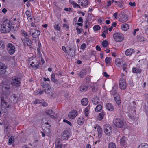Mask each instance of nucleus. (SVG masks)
Wrapping results in <instances>:
<instances>
[{
    "label": "nucleus",
    "mask_w": 148,
    "mask_h": 148,
    "mask_svg": "<svg viewBox=\"0 0 148 148\" xmlns=\"http://www.w3.org/2000/svg\"><path fill=\"white\" fill-rule=\"evenodd\" d=\"M88 100L87 98H83L81 101L82 104L84 106H86L88 103Z\"/></svg>",
    "instance_id": "cd10ccee"
},
{
    "label": "nucleus",
    "mask_w": 148,
    "mask_h": 148,
    "mask_svg": "<svg viewBox=\"0 0 148 148\" xmlns=\"http://www.w3.org/2000/svg\"><path fill=\"white\" fill-rule=\"evenodd\" d=\"M88 89V87L86 86L82 85L80 88V90L82 92H84Z\"/></svg>",
    "instance_id": "c756f323"
},
{
    "label": "nucleus",
    "mask_w": 148,
    "mask_h": 148,
    "mask_svg": "<svg viewBox=\"0 0 148 148\" xmlns=\"http://www.w3.org/2000/svg\"><path fill=\"white\" fill-rule=\"evenodd\" d=\"M104 131L106 135H111L112 132V128L109 124H106L104 127Z\"/></svg>",
    "instance_id": "9b49d317"
},
{
    "label": "nucleus",
    "mask_w": 148,
    "mask_h": 148,
    "mask_svg": "<svg viewBox=\"0 0 148 148\" xmlns=\"http://www.w3.org/2000/svg\"><path fill=\"white\" fill-rule=\"evenodd\" d=\"M87 23H88V21H85V25L84 26V27L85 28H86V29L87 28H88V26L87 25Z\"/></svg>",
    "instance_id": "e2e57ef3"
},
{
    "label": "nucleus",
    "mask_w": 148,
    "mask_h": 148,
    "mask_svg": "<svg viewBox=\"0 0 148 148\" xmlns=\"http://www.w3.org/2000/svg\"><path fill=\"white\" fill-rule=\"evenodd\" d=\"M37 92H38V94H39L40 95H41L43 93V91L40 90H38Z\"/></svg>",
    "instance_id": "69168bd1"
},
{
    "label": "nucleus",
    "mask_w": 148,
    "mask_h": 148,
    "mask_svg": "<svg viewBox=\"0 0 148 148\" xmlns=\"http://www.w3.org/2000/svg\"><path fill=\"white\" fill-rule=\"evenodd\" d=\"M63 121L64 122L66 123L69 125L71 126H72V124H71V123L69 121H68L67 120H66V119H64L63 120Z\"/></svg>",
    "instance_id": "3c124183"
},
{
    "label": "nucleus",
    "mask_w": 148,
    "mask_h": 148,
    "mask_svg": "<svg viewBox=\"0 0 148 148\" xmlns=\"http://www.w3.org/2000/svg\"><path fill=\"white\" fill-rule=\"evenodd\" d=\"M116 5L119 7L121 8L123 7V3L122 2L118 1L116 3Z\"/></svg>",
    "instance_id": "de8ad7c7"
},
{
    "label": "nucleus",
    "mask_w": 148,
    "mask_h": 148,
    "mask_svg": "<svg viewBox=\"0 0 148 148\" xmlns=\"http://www.w3.org/2000/svg\"><path fill=\"white\" fill-rule=\"evenodd\" d=\"M43 90L45 93L47 94H52L53 91V88L48 84H45L43 85Z\"/></svg>",
    "instance_id": "1a4fd4ad"
},
{
    "label": "nucleus",
    "mask_w": 148,
    "mask_h": 148,
    "mask_svg": "<svg viewBox=\"0 0 148 148\" xmlns=\"http://www.w3.org/2000/svg\"><path fill=\"white\" fill-rule=\"evenodd\" d=\"M46 113L48 115H50L51 117L52 118H54L56 117V115L53 113V111L51 109H46L45 111Z\"/></svg>",
    "instance_id": "f3484780"
},
{
    "label": "nucleus",
    "mask_w": 148,
    "mask_h": 148,
    "mask_svg": "<svg viewBox=\"0 0 148 148\" xmlns=\"http://www.w3.org/2000/svg\"><path fill=\"white\" fill-rule=\"evenodd\" d=\"M76 29L77 30V32L78 34L81 33L83 31V29L82 28L79 29L78 28H76Z\"/></svg>",
    "instance_id": "09e8293b"
},
{
    "label": "nucleus",
    "mask_w": 148,
    "mask_h": 148,
    "mask_svg": "<svg viewBox=\"0 0 148 148\" xmlns=\"http://www.w3.org/2000/svg\"><path fill=\"white\" fill-rule=\"evenodd\" d=\"M96 49L98 51H100L101 50V48L98 45L96 46Z\"/></svg>",
    "instance_id": "052dcab7"
},
{
    "label": "nucleus",
    "mask_w": 148,
    "mask_h": 148,
    "mask_svg": "<svg viewBox=\"0 0 148 148\" xmlns=\"http://www.w3.org/2000/svg\"><path fill=\"white\" fill-rule=\"evenodd\" d=\"M43 130L44 132L47 134H49L51 131L50 125L48 123H45L43 125Z\"/></svg>",
    "instance_id": "f8f14e48"
},
{
    "label": "nucleus",
    "mask_w": 148,
    "mask_h": 148,
    "mask_svg": "<svg viewBox=\"0 0 148 148\" xmlns=\"http://www.w3.org/2000/svg\"><path fill=\"white\" fill-rule=\"evenodd\" d=\"M86 47V44L85 43L82 44L81 46V49H84Z\"/></svg>",
    "instance_id": "6e6d98bb"
},
{
    "label": "nucleus",
    "mask_w": 148,
    "mask_h": 148,
    "mask_svg": "<svg viewBox=\"0 0 148 148\" xmlns=\"http://www.w3.org/2000/svg\"><path fill=\"white\" fill-rule=\"evenodd\" d=\"M14 140L13 136H12L9 139L8 144H10L14 142Z\"/></svg>",
    "instance_id": "ea45409f"
},
{
    "label": "nucleus",
    "mask_w": 148,
    "mask_h": 148,
    "mask_svg": "<svg viewBox=\"0 0 148 148\" xmlns=\"http://www.w3.org/2000/svg\"><path fill=\"white\" fill-rule=\"evenodd\" d=\"M129 4L132 7H134L136 5V3L135 2H129Z\"/></svg>",
    "instance_id": "603ef678"
},
{
    "label": "nucleus",
    "mask_w": 148,
    "mask_h": 148,
    "mask_svg": "<svg viewBox=\"0 0 148 148\" xmlns=\"http://www.w3.org/2000/svg\"><path fill=\"white\" fill-rule=\"evenodd\" d=\"M105 115V114L103 112H102L99 114L98 116V119L99 120H102L104 115Z\"/></svg>",
    "instance_id": "7c9ffc66"
},
{
    "label": "nucleus",
    "mask_w": 148,
    "mask_h": 148,
    "mask_svg": "<svg viewBox=\"0 0 148 148\" xmlns=\"http://www.w3.org/2000/svg\"><path fill=\"white\" fill-rule=\"evenodd\" d=\"M100 29V26L98 25H95L93 27V29L94 31L99 30Z\"/></svg>",
    "instance_id": "c03bdc74"
},
{
    "label": "nucleus",
    "mask_w": 148,
    "mask_h": 148,
    "mask_svg": "<svg viewBox=\"0 0 148 148\" xmlns=\"http://www.w3.org/2000/svg\"><path fill=\"white\" fill-rule=\"evenodd\" d=\"M121 27L122 30L126 31L129 29V26L128 25L127 23H124L121 25Z\"/></svg>",
    "instance_id": "a878e982"
},
{
    "label": "nucleus",
    "mask_w": 148,
    "mask_h": 148,
    "mask_svg": "<svg viewBox=\"0 0 148 148\" xmlns=\"http://www.w3.org/2000/svg\"><path fill=\"white\" fill-rule=\"evenodd\" d=\"M103 75L106 77H109V75L106 72L103 73Z\"/></svg>",
    "instance_id": "bf43d9fd"
},
{
    "label": "nucleus",
    "mask_w": 148,
    "mask_h": 148,
    "mask_svg": "<svg viewBox=\"0 0 148 148\" xmlns=\"http://www.w3.org/2000/svg\"><path fill=\"white\" fill-rule=\"evenodd\" d=\"M69 133L67 131H64L62 134V138L64 140H67L68 138Z\"/></svg>",
    "instance_id": "4be33fe9"
},
{
    "label": "nucleus",
    "mask_w": 148,
    "mask_h": 148,
    "mask_svg": "<svg viewBox=\"0 0 148 148\" xmlns=\"http://www.w3.org/2000/svg\"><path fill=\"white\" fill-rule=\"evenodd\" d=\"M114 125L119 128H123L125 127V123L120 119L116 118L113 121Z\"/></svg>",
    "instance_id": "39448f33"
},
{
    "label": "nucleus",
    "mask_w": 148,
    "mask_h": 148,
    "mask_svg": "<svg viewBox=\"0 0 148 148\" xmlns=\"http://www.w3.org/2000/svg\"><path fill=\"white\" fill-rule=\"evenodd\" d=\"M113 38L114 41L117 42L123 41L124 39L123 34L120 32H115L113 35Z\"/></svg>",
    "instance_id": "7ed1b4c3"
},
{
    "label": "nucleus",
    "mask_w": 148,
    "mask_h": 148,
    "mask_svg": "<svg viewBox=\"0 0 148 148\" xmlns=\"http://www.w3.org/2000/svg\"><path fill=\"white\" fill-rule=\"evenodd\" d=\"M108 148H116L115 144L113 143H110L108 145Z\"/></svg>",
    "instance_id": "a19ab883"
},
{
    "label": "nucleus",
    "mask_w": 148,
    "mask_h": 148,
    "mask_svg": "<svg viewBox=\"0 0 148 148\" xmlns=\"http://www.w3.org/2000/svg\"><path fill=\"white\" fill-rule=\"evenodd\" d=\"M102 45L104 47H106L108 45V42L106 40H103L102 42Z\"/></svg>",
    "instance_id": "37998d69"
},
{
    "label": "nucleus",
    "mask_w": 148,
    "mask_h": 148,
    "mask_svg": "<svg viewBox=\"0 0 148 148\" xmlns=\"http://www.w3.org/2000/svg\"><path fill=\"white\" fill-rule=\"evenodd\" d=\"M23 42L24 45L30 46L31 44V40L27 37H25L23 40Z\"/></svg>",
    "instance_id": "412c9836"
},
{
    "label": "nucleus",
    "mask_w": 148,
    "mask_h": 148,
    "mask_svg": "<svg viewBox=\"0 0 148 148\" xmlns=\"http://www.w3.org/2000/svg\"><path fill=\"white\" fill-rule=\"evenodd\" d=\"M112 58L110 57H107L105 59V62L106 64H110L111 62Z\"/></svg>",
    "instance_id": "58836bf2"
},
{
    "label": "nucleus",
    "mask_w": 148,
    "mask_h": 148,
    "mask_svg": "<svg viewBox=\"0 0 148 148\" xmlns=\"http://www.w3.org/2000/svg\"><path fill=\"white\" fill-rule=\"evenodd\" d=\"M77 123L79 125L83 124L84 121V119L83 117H79L77 119Z\"/></svg>",
    "instance_id": "bb28decb"
},
{
    "label": "nucleus",
    "mask_w": 148,
    "mask_h": 148,
    "mask_svg": "<svg viewBox=\"0 0 148 148\" xmlns=\"http://www.w3.org/2000/svg\"><path fill=\"white\" fill-rule=\"evenodd\" d=\"M25 14L27 16L28 18H29L30 19H32V18L31 17V14L30 11H26L25 12Z\"/></svg>",
    "instance_id": "a18cd8bd"
},
{
    "label": "nucleus",
    "mask_w": 148,
    "mask_h": 148,
    "mask_svg": "<svg viewBox=\"0 0 148 148\" xmlns=\"http://www.w3.org/2000/svg\"><path fill=\"white\" fill-rule=\"evenodd\" d=\"M99 101V99L98 97H95L93 100V103L95 105L97 104L98 103Z\"/></svg>",
    "instance_id": "e433bc0d"
},
{
    "label": "nucleus",
    "mask_w": 148,
    "mask_h": 148,
    "mask_svg": "<svg viewBox=\"0 0 148 148\" xmlns=\"http://www.w3.org/2000/svg\"><path fill=\"white\" fill-rule=\"evenodd\" d=\"M51 79L53 82H55L56 81L55 79V75L54 74H52L51 75Z\"/></svg>",
    "instance_id": "8fccbe9b"
},
{
    "label": "nucleus",
    "mask_w": 148,
    "mask_h": 148,
    "mask_svg": "<svg viewBox=\"0 0 148 148\" xmlns=\"http://www.w3.org/2000/svg\"><path fill=\"white\" fill-rule=\"evenodd\" d=\"M55 146L56 148H64L61 140L58 139L56 141Z\"/></svg>",
    "instance_id": "dca6fc26"
},
{
    "label": "nucleus",
    "mask_w": 148,
    "mask_h": 148,
    "mask_svg": "<svg viewBox=\"0 0 148 148\" xmlns=\"http://www.w3.org/2000/svg\"><path fill=\"white\" fill-rule=\"evenodd\" d=\"M4 47V46L3 44V43L1 41H0V49L3 48Z\"/></svg>",
    "instance_id": "4d7b16f0"
},
{
    "label": "nucleus",
    "mask_w": 148,
    "mask_h": 148,
    "mask_svg": "<svg viewBox=\"0 0 148 148\" xmlns=\"http://www.w3.org/2000/svg\"><path fill=\"white\" fill-rule=\"evenodd\" d=\"M72 4L73 5V6L74 7H77V8H80V6L75 3L73 2L72 3Z\"/></svg>",
    "instance_id": "864d4df0"
},
{
    "label": "nucleus",
    "mask_w": 148,
    "mask_h": 148,
    "mask_svg": "<svg viewBox=\"0 0 148 148\" xmlns=\"http://www.w3.org/2000/svg\"><path fill=\"white\" fill-rule=\"evenodd\" d=\"M78 21L79 23H83V20L81 17H79V19L78 20Z\"/></svg>",
    "instance_id": "13d9d810"
},
{
    "label": "nucleus",
    "mask_w": 148,
    "mask_h": 148,
    "mask_svg": "<svg viewBox=\"0 0 148 148\" xmlns=\"http://www.w3.org/2000/svg\"><path fill=\"white\" fill-rule=\"evenodd\" d=\"M22 35L25 37L28 36L27 33L24 31H22Z\"/></svg>",
    "instance_id": "5fc2aeb1"
},
{
    "label": "nucleus",
    "mask_w": 148,
    "mask_h": 148,
    "mask_svg": "<svg viewBox=\"0 0 148 148\" xmlns=\"http://www.w3.org/2000/svg\"><path fill=\"white\" fill-rule=\"evenodd\" d=\"M28 63L32 68L34 69L38 68L39 64L37 58L35 57H31L28 59Z\"/></svg>",
    "instance_id": "f03ea898"
},
{
    "label": "nucleus",
    "mask_w": 148,
    "mask_h": 148,
    "mask_svg": "<svg viewBox=\"0 0 148 148\" xmlns=\"http://www.w3.org/2000/svg\"><path fill=\"white\" fill-rule=\"evenodd\" d=\"M126 138L124 136H123L120 139V143L123 145H125L126 144Z\"/></svg>",
    "instance_id": "393cba45"
},
{
    "label": "nucleus",
    "mask_w": 148,
    "mask_h": 148,
    "mask_svg": "<svg viewBox=\"0 0 148 148\" xmlns=\"http://www.w3.org/2000/svg\"><path fill=\"white\" fill-rule=\"evenodd\" d=\"M62 49L63 51L65 53H66L67 52L66 49L64 46H62Z\"/></svg>",
    "instance_id": "680f3d73"
},
{
    "label": "nucleus",
    "mask_w": 148,
    "mask_h": 148,
    "mask_svg": "<svg viewBox=\"0 0 148 148\" xmlns=\"http://www.w3.org/2000/svg\"><path fill=\"white\" fill-rule=\"evenodd\" d=\"M40 102L38 100H36L34 102V103L35 104H40Z\"/></svg>",
    "instance_id": "0e129e2a"
},
{
    "label": "nucleus",
    "mask_w": 148,
    "mask_h": 148,
    "mask_svg": "<svg viewBox=\"0 0 148 148\" xmlns=\"http://www.w3.org/2000/svg\"><path fill=\"white\" fill-rule=\"evenodd\" d=\"M7 50L8 53L10 55L13 54L15 51V47L12 44H8L7 46Z\"/></svg>",
    "instance_id": "9d476101"
},
{
    "label": "nucleus",
    "mask_w": 148,
    "mask_h": 148,
    "mask_svg": "<svg viewBox=\"0 0 148 148\" xmlns=\"http://www.w3.org/2000/svg\"><path fill=\"white\" fill-rule=\"evenodd\" d=\"M102 106L101 105H99L97 106L95 109V111L97 112H100L102 110Z\"/></svg>",
    "instance_id": "c9c22d12"
},
{
    "label": "nucleus",
    "mask_w": 148,
    "mask_h": 148,
    "mask_svg": "<svg viewBox=\"0 0 148 148\" xmlns=\"http://www.w3.org/2000/svg\"><path fill=\"white\" fill-rule=\"evenodd\" d=\"M78 3L81 6L83 7H86L88 3V0H78Z\"/></svg>",
    "instance_id": "aec40b11"
},
{
    "label": "nucleus",
    "mask_w": 148,
    "mask_h": 148,
    "mask_svg": "<svg viewBox=\"0 0 148 148\" xmlns=\"http://www.w3.org/2000/svg\"><path fill=\"white\" fill-rule=\"evenodd\" d=\"M138 148H148V145L146 143H143L140 144Z\"/></svg>",
    "instance_id": "2f4dec72"
},
{
    "label": "nucleus",
    "mask_w": 148,
    "mask_h": 148,
    "mask_svg": "<svg viewBox=\"0 0 148 148\" xmlns=\"http://www.w3.org/2000/svg\"><path fill=\"white\" fill-rule=\"evenodd\" d=\"M10 99L12 101L15 102L17 100L18 97L15 95L14 94L11 96Z\"/></svg>",
    "instance_id": "f704fd0d"
},
{
    "label": "nucleus",
    "mask_w": 148,
    "mask_h": 148,
    "mask_svg": "<svg viewBox=\"0 0 148 148\" xmlns=\"http://www.w3.org/2000/svg\"><path fill=\"white\" fill-rule=\"evenodd\" d=\"M118 12H116L115 13L113 14V18L115 19H116L118 18H117L118 15Z\"/></svg>",
    "instance_id": "49530a36"
},
{
    "label": "nucleus",
    "mask_w": 148,
    "mask_h": 148,
    "mask_svg": "<svg viewBox=\"0 0 148 148\" xmlns=\"http://www.w3.org/2000/svg\"><path fill=\"white\" fill-rule=\"evenodd\" d=\"M89 110V108L88 107H86L85 109L84 112L85 114V116L86 117H88V116Z\"/></svg>",
    "instance_id": "4c0bfd02"
},
{
    "label": "nucleus",
    "mask_w": 148,
    "mask_h": 148,
    "mask_svg": "<svg viewBox=\"0 0 148 148\" xmlns=\"http://www.w3.org/2000/svg\"><path fill=\"white\" fill-rule=\"evenodd\" d=\"M118 19L119 22L124 23L128 20V18L127 15L123 13H121L119 14Z\"/></svg>",
    "instance_id": "ddd939ff"
},
{
    "label": "nucleus",
    "mask_w": 148,
    "mask_h": 148,
    "mask_svg": "<svg viewBox=\"0 0 148 148\" xmlns=\"http://www.w3.org/2000/svg\"><path fill=\"white\" fill-rule=\"evenodd\" d=\"M114 90V88L111 91V94L114 96V99L117 104L119 105L121 104V100L119 96L116 93V88Z\"/></svg>",
    "instance_id": "423d86ee"
},
{
    "label": "nucleus",
    "mask_w": 148,
    "mask_h": 148,
    "mask_svg": "<svg viewBox=\"0 0 148 148\" xmlns=\"http://www.w3.org/2000/svg\"><path fill=\"white\" fill-rule=\"evenodd\" d=\"M115 64L116 66L122 67L123 71H124L127 68V65L126 63L119 58L115 60Z\"/></svg>",
    "instance_id": "20e7f679"
},
{
    "label": "nucleus",
    "mask_w": 148,
    "mask_h": 148,
    "mask_svg": "<svg viewBox=\"0 0 148 148\" xmlns=\"http://www.w3.org/2000/svg\"><path fill=\"white\" fill-rule=\"evenodd\" d=\"M20 83V79L18 78L14 77L12 79L11 84L14 86L16 85L17 86Z\"/></svg>",
    "instance_id": "a211bd4d"
},
{
    "label": "nucleus",
    "mask_w": 148,
    "mask_h": 148,
    "mask_svg": "<svg viewBox=\"0 0 148 148\" xmlns=\"http://www.w3.org/2000/svg\"><path fill=\"white\" fill-rule=\"evenodd\" d=\"M12 27L11 22L9 20L4 21L1 25V31L3 33H5L9 32Z\"/></svg>",
    "instance_id": "f257e3e1"
},
{
    "label": "nucleus",
    "mask_w": 148,
    "mask_h": 148,
    "mask_svg": "<svg viewBox=\"0 0 148 148\" xmlns=\"http://www.w3.org/2000/svg\"><path fill=\"white\" fill-rule=\"evenodd\" d=\"M134 50L132 49H127L125 52V54L127 56H130L132 54L134 53Z\"/></svg>",
    "instance_id": "b1692460"
},
{
    "label": "nucleus",
    "mask_w": 148,
    "mask_h": 148,
    "mask_svg": "<svg viewBox=\"0 0 148 148\" xmlns=\"http://www.w3.org/2000/svg\"><path fill=\"white\" fill-rule=\"evenodd\" d=\"M93 131H97L98 134V137L99 138H101L102 136L103 131L101 128L98 124H95L93 126Z\"/></svg>",
    "instance_id": "0eeeda50"
},
{
    "label": "nucleus",
    "mask_w": 148,
    "mask_h": 148,
    "mask_svg": "<svg viewBox=\"0 0 148 148\" xmlns=\"http://www.w3.org/2000/svg\"><path fill=\"white\" fill-rule=\"evenodd\" d=\"M30 34L33 38H35L38 37L40 34V32L35 29L30 30Z\"/></svg>",
    "instance_id": "4468645a"
},
{
    "label": "nucleus",
    "mask_w": 148,
    "mask_h": 148,
    "mask_svg": "<svg viewBox=\"0 0 148 148\" xmlns=\"http://www.w3.org/2000/svg\"><path fill=\"white\" fill-rule=\"evenodd\" d=\"M86 71L84 69L82 70L80 73L79 76L81 78H83L85 75H86Z\"/></svg>",
    "instance_id": "c85d7f7f"
},
{
    "label": "nucleus",
    "mask_w": 148,
    "mask_h": 148,
    "mask_svg": "<svg viewBox=\"0 0 148 148\" xmlns=\"http://www.w3.org/2000/svg\"><path fill=\"white\" fill-rule=\"evenodd\" d=\"M53 27L54 29L56 31H60V27L58 23H55Z\"/></svg>",
    "instance_id": "72a5a7b5"
},
{
    "label": "nucleus",
    "mask_w": 148,
    "mask_h": 148,
    "mask_svg": "<svg viewBox=\"0 0 148 148\" xmlns=\"http://www.w3.org/2000/svg\"><path fill=\"white\" fill-rule=\"evenodd\" d=\"M77 115V112L75 110L71 111L68 114V117L71 119L75 118Z\"/></svg>",
    "instance_id": "2eb2a0df"
},
{
    "label": "nucleus",
    "mask_w": 148,
    "mask_h": 148,
    "mask_svg": "<svg viewBox=\"0 0 148 148\" xmlns=\"http://www.w3.org/2000/svg\"><path fill=\"white\" fill-rule=\"evenodd\" d=\"M108 30L107 29H105L102 32L101 36L105 38L106 37V35L107 34Z\"/></svg>",
    "instance_id": "79ce46f5"
},
{
    "label": "nucleus",
    "mask_w": 148,
    "mask_h": 148,
    "mask_svg": "<svg viewBox=\"0 0 148 148\" xmlns=\"http://www.w3.org/2000/svg\"><path fill=\"white\" fill-rule=\"evenodd\" d=\"M132 71L134 73H141L142 70L139 69L134 67L133 68Z\"/></svg>",
    "instance_id": "473e14b6"
},
{
    "label": "nucleus",
    "mask_w": 148,
    "mask_h": 148,
    "mask_svg": "<svg viewBox=\"0 0 148 148\" xmlns=\"http://www.w3.org/2000/svg\"><path fill=\"white\" fill-rule=\"evenodd\" d=\"M31 26L33 27H36V25L34 23H31Z\"/></svg>",
    "instance_id": "774afa93"
},
{
    "label": "nucleus",
    "mask_w": 148,
    "mask_h": 148,
    "mask_svg": "<svg viewBox=\"0 0 148 148\" xmlns=\"http://www.w3.org/2000/svg\"><path fill=\"white\" fill-rule=\"evenodd\" d=\"M119 88L121 90H125L127 87L126 80L123 78H121L119 80Z\"/></svg>",
    "instance_id": "6e6552de"
},
{
    "label": "nucleus",
    "mask_w": 148,
    "mask_h": 148,
    "mask_svg": "<svg viewBox=\"0 0 148 148\" xmlns=\"http://www.w3.org/2000/svg\"><path fill=\"white\" fill-rule=\"evenodd\" d=\"M6 66L4 64L0 63V72L1 73L3 74L6 71Z\"/></svg>",
    "instance_id": "6ab92c4d"
},
{
    "label": "nucleus",
    "mask_w": 148,
    "mask_h": 148,
    "mask_svg": "<svg viewBox=\"0 0 148 148\" xmlns=\"http://www.w3.org/2000/svg\"><path fill=\"white\" fill-rule=\"evenodd\" d=\"M106 109L109 111H112L114 110V106L111 103H108L106 106Z\"/></svg>",
    "instance_id": "5701e85b"
},
{
    "label": "nucleus",
    "mask_w": 148,
    "mask_h": 148,
    "mask_svg": "<svg viewBox=\"0 0 148 148\" xmlns=\"http://www.w3.org/2000/svg\"><path fill=\"white\" fill-rule=\"evenodd\" d=\"M42 106H46L48 105L47 103L45 102L42 103Z\"/></svg>",
    "instance_id": "338daca9"
}]
</instances>
